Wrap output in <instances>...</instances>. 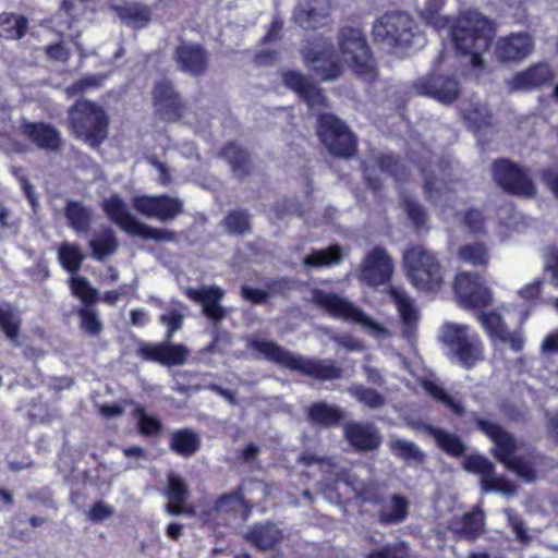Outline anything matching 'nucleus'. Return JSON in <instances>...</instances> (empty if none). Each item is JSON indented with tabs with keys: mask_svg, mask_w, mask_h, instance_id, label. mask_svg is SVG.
Masks as SVG:
<instances>
[{
	"mask_svg": "<svg viewBox=\"0 0 558 558\" xmlns=\"http://www.w3.org/2000/svg\"><path fill=\"white\" fill-rule=\"evenodd\" d=\"M199 446L198 435L191 429L175 430L170 436V448L181 457L193 456Z\"/></svg>",
	"mask_w": 558,
	"mask_h": 558,
	"instance_id": "37",
	"label": "nucleus"
},
{
	"mask_svg": "<svg viewBox=\"0 0 558 558\" xmlns=\"http://www.w3.org/2000/svg\"><path fill=\"white\" fill-rule=\"evenodd\" d=\"M475 424L495 445L493 453L498 461L526 482L536 480L538 473L543 471V457L530 453L526 460L522 456V452L526 451L524 446L519 445L500 425L486 420H476Z\"/></svg>",
	"mask_w": 558,
	"mask_h": 558,
	"instance_id": "2",
	"label": "nucleus"
},
{
	"mask_svg": "<svg viewBox=\"0 0 558 558\" xmlns=\"http://www.w3.org/2000/svg\"><path fill=\"white\" fill-rule=\"evenodd\" d=\"M453 289L461 306L483 308L493 303V291L481 278L470 272H461L454 279Z\"/></svg>",
	"mask_w": 558,
	"mask_h": 558,
	"instance_id": "12",
	"label": "nucleus"
},
{
	"mask_svg": "<svg viewBox=\"0 0 558 558\" xmlns=\"http://www.w3.org/2000/svg\"><path fill=\"white\" fill-rule=\"evenodd\" d=\"M101 207L107 217L114 225L131 235L156 242H172L175 240V233L173 231L155 228L140 220L129 210L121 196L117 194L105 198L101 203Z\"/></svg>",
	"mask_w": 558,
	"mask_h": 558,
	"instance_id": "7",
	"label": "nucleus"
},
{
	"mask_svg": "<svg viewBox=\"0 0 558 558\" xmlns=\"http://www.w3.org/2000/svg\"><path fill=\"white\" fill-rule=\"evenodd\" d=\"M420 95L428 96L442 104H451L458 99L461 88L452 76L427 75L414 84Z\"/></svg>",
	"mask_w": 558,
	"mask_h": 558,
	"instance_id": "16",
	"label": "nucleus"
},
{
	"mask_svg": "<svg viewBox=\"0 0 558 558\" xmlns=\"http://www.w3.org/2000/svg\"><path fill=\"white\" fill-rule=\"evenodd\" d=\"M456 49L475 68L483 66L482 53L490 45L495 29L492 23L476 11L461 14L450 29Z\"/></svg>",
	"mask_w": 558,
	"mask_h": 558,
	"instance_id": "3",
	"label": "nucleus"
},
{
	"mask_svg": "<svg viewBox=\"0 0 558 558\" xmlns=\"http://www.w3.org/2000/svg\"><path fill=\"white\" fill-rule=\"evenodd\" d=\"M415 23L410 14L391 12L379 17L373 25L374 39L387 47H408L416 35Z\"/></svg>",
	"mask_w": 558,
	"mask_h": 558,
	"instance_id": "9",
	"label": "nucleus"
},
{
	"mask_svg": "<svg viewBox=\"0 0 558 558\" xmlns=\"http://www.w3.org/2000/svg\"><path fill=\"white\" fill-rule=\"evenodd\" d=\"M117 11L120 19L134 28H142L146 26L151 19L150 10L138 3L118 8Z\"/></svg>",
	"mask_w": 558,
	"mask_h": 558,
	"instance_id": "39",
	"label": "nucleus"
},
{
	"mask_svg": "<svg viewBox=\"0 0 558 558\" xmlns=\"http://www.w3.org/2000/svg\"><path fill=\"white\" fill-rule=\"evenodd\" d=\"M450 359L470 369L485 357L484 347L480 336L449 354Z\"/></svg>",
	"mask_w": 558,
	"mask_h": 558,
	"instance_id": "35",
	"label": "nucleus"
},
{
	"mask_svg": "<svg viewBox=\"0 0 558 558\" xmlns=\"http://www.w3.org/2000/svg\"><path fill=\"white\" fill-rule=\"evenodd\" d=\"M27 29V20L22 15L2 13L0 15V36L8 39H20Z\"/></svg>",
	"mask_w": 558,
	"mask_h": 558,
	"instance_id": "40",
	"label": "nucleus"
},
{
	"mask_svg": "<svg viewBox=\"0 0 558 558\" xmlns=\"http://www.w3.org/2000/svg\"><path fill=\"white\" fill-rule=\"evenodd\" d=\"M389 446L396 457L408 462L421 463L425 458L423 451L412 441L392 438Z\"/></svg>",
	"mask_w": 558,
	"mask_h": 558,
	"instance_id": "46",
	"label": "nucleus"
},
{
	"mask_svg": "<svg viewBox=\"0 0 558 558\" xmlns=\"http://www.w3.org/2000/svg\"><path fill=\"white\" fill-rule=\"evenodd\" d=\"M504 512L507 517L509 525L511 526L513 533L515 534L517 539L524 545L530 544L532 537L529 534L524 521L520 517L514 514L511 509H506Z\"/></svg>",
	"mask_w": 558,
	"mask_h": 558,
	"instance_id": "60",
	"label": "nucleus"
},
{
	"mask_svg": "<svg viewBox=\"0 0 558 558\" xmlns=\"http://www.w3.org/2000/svg\"><path fill=\"white\" fill-rule=\"evenodd\" d=\"M553 78V72L547 63H537L525 71L519 72L507 81L510 92H522L536 88Z\"/></svg>",
	"mask_w": 558,
	"mask_h": 558,
	"instance_id": "21",
	"label": "nucleus"
},
{
	"mask_svg": "<svg viewBox=\"0 0 558 558\" xmlns=\"http://www.w3.org/2000/svg\"><path fill=\"white\" fill-rule=\"evenodd\" d=\"M135 415L138 420L140 432L145 436L157 435L161 429L160 422L155 417L146 414L142 407L135 409Z\"/></svg>",
	"mask_w": 558,
	"mask_h": 558,
	"instance_id": "59",
	"label": "nucleus"
},
{
	"mask_svg": "<svg viewBox=\"0 0 558 558\" xmlns=\"http://www.w3.org/2000/svg\"><path fill=\"white\" fill-rule=\"evenodd\" d=\"M20 325V317L10 306L0 307V329L4 332L10 341H17Z\"/></svg>",
	"mask_w": 558,
	"mask_h": 558,
	"instance_id": "53",
	"label": "nucleus"
},
{
	"mask_svg": "<svg viewBox=\"0 0 558 558\" xmlns=\"http://www.w3.org/2000/svg\"><path fill=\"white\" fill-rule=\"evenodd\" d=\"M345 484L352 487L355 495L364 501L375 504L380 500L378 487L373 483L364 484L356 476L348 475Z\"/></svg>",
	"mask_w": 558,
	"mask_h": 558,
	"instance_id": "51",
	"label": "nucleus"
},
{
	"mask_svg": "<svg viewBox=\"0 0 558 558\" xmlns=\"http://www.w3.org/2000/svg\"><path fill=\"white\" fill-rule=\"evenodd\" d=\"M425 173L424 189L428 198L439 205L442 209V214L446 215L447 204L451 203L452 189L449 186V177L451 175V169L448 163H437L429 166L428 169H423Z\"/></svg>",
	"mask_w": 558,
	"mask_h": 558,
	"instance_id": "15",
	"label": "nucleus"
},
{
	"mask_svg": "<svg viewBox=\"0 0 558 558\" xmlns=\"http://www.w3.org/2000/svg\"><path fill=\"white\" fill-rule=\"evenodd\" d=\"M154 102L156 111L166 120H177L182 116V102L169 82L156 84Z\"/></svg>",
	"mask_w": 558,
	"mask_h": 558,
	"instance_id": "22",
	"label": "nucleus"
},
{
	"mask_svg": "<svg viewBox=\"0 0 558 558\" xmlns=\"http://www.w3.org/2000/svg\"><path fill=\"white\" fill-rule=\"evenodd\" d=\"M331 10L329 0H305L294 11L295 22L303 28L323 25Z\"/></svg>",
	"mask_w": 558,
	"mask_h": 558,
	"instance_id": "23",
	"label": "nucleus"
},
{
	"mask_svg": "<svg viewBox=\"0 0 558 558\" xmlns=\"http://www.w3.org/2000/svg\"><path fill=\"white\" fill-rule=\"evenodd\" d=\"M389 293L393 299L402 320V336L409 340L414 337V331L420 318L418 310L414 301L401 289L390 287Z\"/></svg>",
	"mask_w": 558,
	"mask_h": 558,
	"instance_id": "24",
	"label": "nucleus"
},
{
	"mask_svg": "<svg viewBox=\"0 0 558 558\" xmlns=\"http://www.w3.org/2000/svg\"><path fill=\"white\" fill-rule=\"evenodd\" d=\"M317 133L328 151L335 156L349 158L355 151V141L345 124L332 114H322Z\"/></svg>",
	"mask_w": 558,
	"mask_h": 558,
	"instance_id": "10",
	"label": "nucleus"
},
{
	"mask_svg": "<svg viewBox=\"0 0 558 558\" xmlns=\"http://www.w3.org/2000/svg\"><path fill=\"white\" fill-rule=\"evenodd\" d=\"M223 156L232 165L234 171H244L247 163V154L234 144H229L223 149Z\"/></svg>",
	"mask_w": 558,
	"mask_h": 558,
	"instance_id": "63",
	"label": "nucleus"
},
{
	"mask_svg": "<svg viewBox=\"0 0 558 558\" xmlns=\"http://www.w3.org/2000/svg\"><path fill=\"white\" fill-rule=\"evenodd\" d=\"M481 485L483 493L496 492L505 496H513L517 493V486L504 476L496 474L494 469L489 472L488 476L484 477Z\"/></svg>",
	"mask_w": 558,
	"mask_h": 558,
	"instance_id": "49",
	"label": "nucleus"
},
{
	"mask_svg": "<svg viewBox=\"0 0 558 558\" xmlns=\"http://www.w3.org/2000/svg\"><path fill=\"white\" fill-rule=\"evenodd\" d=\"M160 322L168 328L167 338L169 340L182 327L183 315L175 310H170L160 316Z\"/></svg>",
	"mask_w": 558,
	"mask_h": 558,
	"instance_id": "64",
	"label": "nucleus"
},
{
	"mask_svg": "<svg viewBox=\"0 0 558 558\" xmlns=\"http://www.w3.org/2000/svg\"><path fill=\"white\" fill-rule=\"evenodd\" d=\"M458 257L473 266H487L490 258L486 245L480 242L462 245L458 251Z\"/></svg>",
	"mask_w": 558,
	"mask_h": 558,
	"instance_id": "44",
	"label": "nucleus"
},
{
	"mask_svg": "<svg viewBox=\"0 0 558 558\" xmlns=\"http://www.w3.org/2000/svg\"><path fill=\"white\" fill-rule=\"evenodd\" d=\"M89 246L93 251V256L98 260H102L105 257L116 253L118 242L113 231L107 230L90 240Z\"/></svg>",
	"mask_w": 558,
	"mask_h": 558,
	"instance_id": "45",
	"label": "nucleus"
},
{
	"mask_svg": "<svg viewBox=\"0 0 558 558\" xmlns=\"http://www.w3.org/2000/svg\"><path fill=\"white\" fill-rule=\"evenodd\" d=\"M74 135L89 146H98L108 135L109 117L99 104L80 99L69 109Z\"/></svg>",
	"mask_w": 558,
	"mask_h": 558,
	"instance_id": "5",
	"label": "nucleus"
},
{
	"mask_svg": "<svg viewBox=\"0 0 558 558\" xmlns=\"http://www.w3.org/2000/svg\"><path fill=\"white\" fill-rule=\"evenodd\" d=\"M308 415L312 421L325 426L336 425L344 417V413L341 409L326 403L312 405Z\"/></svg>",
	"mask_w": 558,
	"mask_h": 558,
	"instance_id": "43",
	"label": "nucleus"
},
{
	"mask_svg": "<svg viewBox=\"0 0 558 558\" xmlns=\"http://www.w3.org/2000/svg\"><path fill=\"white\" fill-rule=\"evenodd\" d=\"M131 204L142 216L161 222L171 221L183 211V201L169 195H134Z\"/></svg>",
	"mask_w": 558,
	"mask_h": 558,
	"instance_id": "11",
	"label": "nucleus"
},
{
	"mask_svg": "<svg viewBox=\"0 0 558 558\" xmlns=\"http://www.w3.org/2000/svg\"><path fill=\"white\" fill-rule=\"evenodd\" d=\"M409 556L405 543H393L373 549L366 558H409Z\"/></svg>",
	"mask_w": 558,
	"mask_h": 558,
	"instance_id": "56",
	"label": "nucleus"
},
{
	"mask_svg": "<svg viewBox=\"0 0 558 558\" xmlns=\"http://www.w3.org/2000/svg\"><path fill=\"white\" fill-rule=\"evenodd\" d=\"M58 258L65 270L75 274L81 268L85 255L77 244L64 242L58 248Z\"/></svg>",
	"mask_w": 558,
	"mask_h": 558,
	"instance_id": "42",
	"label": "nucleus"
},
{
	"mask_svg": "<svg viewBox=\"0 0 558 558\" xmlns=\"http://www.w3.org/2000/svg\"><path fill=\"white\" fill-rule=\"evenodd\" d=\"M424 430L435 439L437 446L446 453L460 457L464 452L465 445L459 436L429 425L424 426Z\"/></svg>",
	"mask_w": 558,
	"mask_h": 558,
	"instance_id": "36",
	"label": "nucleus"
},
{
	"mask_svg": "<svg viewBox=\"0 0 558 558\" xmlns=\"http://www.w3.org/2000/svg\"><path fill=\"white\" fill-rule=\"evenodd\" d=\"M340 58L329 49L316 45L304 50L303 56L307 64L313 66L324 80H333L341 73L342 65L347 64L352 71L366 81L376 76L374 60L362 33L355 28H343L339 35Z\"/></svg>",
	"mask_w": 558,
	"mask_h": 558,
	"instance_id": "1",
	"label": "nucleus"
},
{
	"mask_svg": "<svg viewBox=\"0 0 558 558\" xmlns=\"http://www.w3.org/2000/svg\"><path fill=\"white\" fill-rule=\"evenodd\" d=\"M310 301L333 317L360 324L378 340L390 337L387 328L375 322L352 302L336 293L314 289L311 292Z\"/></svg>",
	"mask_w": 558,
	"mask_h": 558,
	"instance_id": "6",
	"label": "nucleus"
},
{
	"mask_svg": "<svg viewBox=\"0 0 558 558\" xmlns=\"http://www.w3.org/2000/svg\"><path fill=\"white\" fill-rule=\"evenodd\" d=\"M477 336L470 326L452 322L445 323L439 331V340L448 348V354H451Z\"/></svg>",
	"mask_w": 558,
	"mask_h": 558,
	"instance_id": "26",
	"label": "nucleus"
},
{
	"mask_svg": "<svg viewBox=\"0 0 558 558\" xmlns=\"http://www.w3.org/2000/svg\"><path fill=\"white\" fill-rule=\"evenodd\" d=\"M283 82L289 88L298 93L301 98L312 85L304 75L294 71L286 72L283 74Z\"/></svg>",
	"mask_w": 558,
	"mask_h": 558,
	"instance_id": "62",
	"label": "nucleus"
},
{
	"mask_svg": "<svg viewBox=\"0 0 558 558\" xmlns=\"http://www.w3.org/2000/svg\"><path fill=\"white\" fill-rule=\"evenodd\" d=\"M484 527V513L480 509L464 513L460 519H454L451 522L454 535L469 541H474L483 534Z\"/></svg>",
	"mask_w": 558,
	"mask_h": 558,
	"instance_id": "27",
	"label": "nucleus"
},
{
	"mask_svg": "<svg viewBox=\"0 0 558 558\" xmlns=\"http://www.w3.org/2000/svg\"><path fill=\"white\" fill-rule=\"evenodd\" d=\"M450 359L470 369L485 357L484 347L480 336L449 354Z\"/></svg>",
	"mask_w": 558,
	"mask_h": 558,
	"instance_id": "34",
	"label": "nucleus"
},
{
	"mask_svg": "<svg viewBox=\"0 0 558 558\" xmlns=\"http://www.w3.org/2000/svg\"><path fill=\"white\" fill-rule=\"evenodd\" d=\"M478 320L492 338L499 340L501 337H506V324L502 317L496 312L481 313Z\"/></svg>",
	"mask_w": 558,
	"mask_h": 558,
	"instance_id": "52",
	"label": "nucleus"
},
{
	"mask_svg": "<svg viewBox=\"0 0 558 558\" xmlns=\"http://www.w3.org/2000/svg\"><path fill=\"white\" fill-rule=\"evenodd\" d=\"M169 502L165 506V511L171 515L185 514L193 517L195 509L186 501L190 497L187 486L182 477L174 473L168 475V488L165 492Z\"/></svg>",
	"mask_w": 558,
	"mask_h": 558,
	"instance_id": "20",
	"label": "nucleus"
},
{
	"mask_svg": "<svg viewBox=\"0 0 558 558\" xmlns=\"http://www.w3.org/2000/svg\"><path fill=\"white\" fill-rule=\"evenodd\" d=\"M392 271L393 263L386 250L375 247L364 257L356 277L369 286H378L388 281Z\"/></svg>",
	"mask_w": 558,
	"mask_h": 558,
	"instance_id": "14",
	"label": "nucleus"
},
{
	"mask_svg": "<svg viewBox=\"0 0 558 558\" xmlns=\"http://www.w3.org/2000/svg\"><path fill=\"white\" fill-rule=\"evenodd\" d=\"M380 171L381 174H392L396 178L400 177L403 167H401L397 160L390 156H383L379 160H371L365 166V178L374 190L379 189L380 179L375 173Z\"/></svg>",
	"mask_w": 558,
	"mask_h": 558,
	"instance_id": "32",
	"label": "nucleus"
},
{
	"mask_svg": "<svg viewBox=\"0 0 558 558\" xmlns=\"http://www.w3.org/2000/svg\"><path fill=\"white\" fill-rule=\"evenodd\" d=\"M175 60L183 72L199 74L205 71L207 56L199 45L182 44L175 49Z\"/></svg>",
	"mask_w": 558,
	"mask_h": 558,
	"instance_id": "25",
	"label": "nucleus"
},
{
	"mask_svg": "<svg viewBox=\"0 0 558 558\" xmlns=\"http://www.w3.org/2000/svg\"><path fill=\"white\" fill-rule=\"evenodd\" d=\"M105 78L106 77L104 75H89L68 86L65 92L69 97H73L86 92L87 89L99 87Z\"/></svg>",
	"mask_w": 558,
	"mask_h": 558,
	"instance_id": "61",
	"label": "nucleus"
},
{
	"mask_svg": "<svg viewBox=\"0 0 558 558\" xmlns=\"http://www.w3.org/2000/svg\"><path fill=\"white\" fill-rule=\"evenodd\" d=\"M409 502L405 498L395 495L390 502L383 507L379 512V521L384 524H396L403 521L408 515Z\"/></svg>",
	"mask_w": 558,
	"mask_h": 558,
	"instance_id": "41",
	"label": "nucleus"
},
{
	"mask_svg": "<svg viewBox=\"0 0 558 558\" xmlns=\"http://www.w3.org/2000/svg\"><path fill=\"white\" fill-rule=\"evenodd\" d=\"M349 392L357 401L371 409H378L385 405V398L374 389L365 388L363 386H352Z\"/></svg>",
	"mask_w": 558,
	"mask_h": 558,
	"instance_id": "54",
	"label": "nucleus"
},
{
	"mask_svg": "<svg viewBox=\"0 0 558 558\" xmlns=\"http://www.w3.org/2000/svg\"><path fill=\"white\" fill-rule=\"evenodd\" d=\"M424 390L445 407L450 409L457 415H463L465 410L460 401L449 396L441 387L432 380L423 383Z\"/></svg>",
	"mask_w": 558,
	"mask_h": 558,
	"instance_id": "48",
	"label": "nucleus"
},
{
	"mask_svg": "<svg viewBox=\"0 0 558 558\" xmlns=\"http://www.w3.org/2000/svg\"><path fill=\"white\" fill-rule=\"evenodd\" d=\"M404 265L412 283L423 291H435L444 282V270L436 256L422 246L404 253Z\"/></svg>",
	"mask_w": 558,
	"mask_h": 558,
	"instance_id": "8",
	"label": "nucleus"
},
{
	"mask_svg": "<svg viewBox=\"0 0 558 558\" xmlns=\"http://www.w3.org/2000/svg\"><path fill=\"white\" fill-rule=\"evenodd\" d=\"M534 49V40L527 33H513L501 37L495 45V53L499 60L521 61Z\"/></svg>",
	"mask_w": 558,
	"mask_h": 558,
	"instance_id": "18",
	"label": "nucleus"
},
{
	"mask_svg": "<svg viewBox=\"0 0 558 558\" xmlns=\"http://www.w3.org/2000/svg\"><path fill=\"white\" fill-rule=\"evenodd\" d=\"M189 353L185 345L170 344L169 341L158 344L143 343L137 350L141 357L166 366L184 364Z\"/></svg>",
	"mask_w": 558,
	"mask_h": 558,
	"instance_id": "17",
	"label": "nucleus"
},
{
	"mask_svg": "<svg viewBox=\"0 0 558 558\" xmlns=\"http://www.w3.org/2000/svg\"><path fill=\"white\" fill-rule=\"evenodd\" d=\"M23 133L43 149L54 150L61 144L59 131L48 124L24 123Z\"/></svg>",
	"mask_w": 558,
	"mask_h": 558,
	"instance_id": "29",
	"label": "nucleus"
},
{
	"mask_svg": "<svg viewBox=\"0 0 558 558\" xmlns=\"http://www.w3.org/2000/svg\"><path fill=\"white\" fill-rule=\"evenodd\" d=\"M189 299L199 303L203 313L211 320H222L226 317V310L220 305L225 291L217 286H203L199 289L189 288L185 291Z\"/></svg>",
	"mask_w": 558,
	"mask_h": 558,
	"instance_id": "19",
	"label": "nucleus"
},
{
	"mask_svg": "<svg viewBox=\"0 0 558 558\" xmlns=\"http://www.w3.org/2000/svg\"><path fill=\"white\" fill-rule=\"evenodd\" d=\"M493 175L498 185L512 194L521 196L535 194V185L527 173L507 160H499L494 163Z\"/></svg>",
	"mask_w": 558,
	"mask_h": 558,
	"instance_id": "13",
	"label": "nucleus"
},
{
	"mask_svg": "<svg viewBox=\"0 0 558 558\" xmlns=\"http://www.w3.org/2000/svg\"><path fill=\"white\" fill-rule=\"evenodd\" d=\"M463 468L468 472L480 475L482 482L484 477L488 476L489 472L494 469V464L483 456H468L463 460Z\"/></svg>",
	"mask_w": 558,
	"mask_h": 558,
	"instance_id": "57",
	"label": "nucleus"
},
{
	"mask_svg": "<svg viewBox=\"0 0 558 558\" xmlns=\"http://www.w3.org/2000/svg\"><path fill=\"white\" fill-rule=\"evenodd\" d=\"M229 233L243 234L250 230L248 216L245 211H232L225 218Z\"/></svg>",
	"mask_w": 558,
	"mask_h": 558,
	"instance_id": "58",
	"label": "nucleus"
},
{
	"mask_svg": "<svg viewBox=\"0 0 558 558\" xmlns=\"http://www.w3.org/2000/svg\"><path fill=\"white\" fill-rule=\"evenodd\" d=\"M245 492V485H243L238 490L221 496L215 502V510L221 513L241 512L247 514L252 505L244 500Z\"/></svg>",
	"mask_w": 558,
	"mask_h": 558,
	"instance_id": "38",
	"label": "nucleus"
},
{
	"mask_svg": "<svg viewBox=\"0 0 558 558\" xmlns=\"http://www.w3.org/2000/svg\"><path fill=\"white\" fill-rule=\"evenodd\" d=\"M345 254L339 245H331L324 250H313L304 259L303 265L306 268H323L340 264Z\"/></svg>",
	"mask_w": 558,
	"mask_h": 558,
	"instance_id": "33",
	"label": "nucleus"
},
{
	"mask_svg": "<svg viewBox=\"0 0 558 558\" xmlns=\"http://www.w3.org/2000/svg\"><path fill=\"white\" fill-rule=\"evenodd\" d=\"M80 326L90 336H98L102 330V323L95 310L84 307L78 311Z\"/></svg>",
	"mask_w": 558,
	"mask_h": 558,
	"instance_id": "55",
	"label": "nucleus"
},
{
	"mask_svg": "<svg viewBox=\"0 0 558 558\" xmlns=\"http://www.w3.org/2000/svg\"><path fill=\"white\" fill-rule=\"evenodd\" d=\"M68 225L77 233H87L92 225V209L77 201H68L64 207Z\"/></svg>",
	"mask_w": 558,
	"mask_h": 558,
	"instance_id": "31",
	"label": "nucleus"
},
{
	"mask_svg": "<svg viewBox=\"0 0 558 558\" xmlns=\"http://www.w3.org/2000/svg\"><path fill=\"white\" fill-rule=\"evenodd\" d=\"M445 0H425L420 9L421 17L435 29L439 31L447 26L448 20L440 14Z\"/></svg>",
	"mask_w": 558,
	"mask_h": 558,
	"instance_id": "47",
	"label": "nucleus"
},
{
	"mask_svg": "<svg viewBox=\"0 0 558 558\" xmlns=\"http://www.w3.org/2000/svg\"><path fill=\"white\" fill-rule=\"evenodd\" d=\"M347 439L360 450H373L380 444V437L372 425L348 423L344 427Z\"/></svg>",
	"mask_w": 558,
	"mask_h": 558,
	"instance_id": "28",
	"label": "nucleus"
},
{
	"mask_svg": "<svg viewBox=\"0 0 558 558\" xmlns=\"http://www.w3.org/2000/svg\"><path fill=\"white\" fill-rule=\"evenodd\" d=\"M282 536V532L278 526L271 523L256 524L245 534L246 541L260 550L275 547L281 542Z\"/></svg>",
	"mask_w": 558,
	"mask_h": 558,
	"instance_id": "30",
	"label": "nucleus"
},
{
	"mask_svg": "<svg viewBox=\"0 0 558 558\" xmlns=\"http://www.w3.org/2000/svg\"><path fill=\"white\" fill-rule=\"evenodd\" d=\"M247 345L270 362L316 379L329 380L341 376V369L332 361L296 355L271 341L248 339Z\"/></svg>",
	"mask_w": 558,
	"mask_h": 558,
	"instance_id": "4",
	"label": "nucleus"
},
{
	"mask_svg": "<svg viewBox=\"0 0 558 558\" xmlns=\"http://www.w3.org/2000/svg\"><path fill=\"white\" fill-rule=\"evenodd\" d=\"M70 288L72 294L85 304L96 303L99 299L98 291L90 286L85 277L72 276L70 278Z\"/></svg>",
	"mask_w": 558,
	"mask_h": 558,
	"instance_id": "50",
	"label": "nucleus"
}]
</instances>
